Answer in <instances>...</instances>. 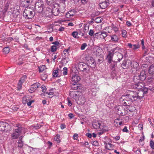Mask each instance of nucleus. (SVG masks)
I'll return each mask as SVG.
<instances>
[{
	"instance_id": "nucleus-20",
	"label": "nucleus",
	"mask_w": 154,
	"mask_h": 154,
	"mask_svg": "<svg viewBox=\"0 0 154 154\" xmlns=\"http://www.w3.org/2000/svg\"><path fill=\"white\" fill-rule=\"evenodd\" d=\"M75 14L74 10H71L66 13L65 17L67 18H72Z\"/></svg>"
},
{
	"instance_id": "nucleus-34",
	"label": "nucleus",
	"mask_w": 154,
	"mask_h": 154,
	"mask_svg": "<svg viewBox=\"0 0 154 154\" xmlns=\"http://www.w3.org/2000/svg\"><path fill=\"white\" fill-rule=\"evenodd\" d=\"M69 59L67 57L63 58L62 59L61 62L63 64H66L68 62Z\"/></svg>"
},
{
	"instance_id": "nucleus-48",
	"label": "nucleus",
	"mask_w": 154,
	"mask_h": 154,
	"mask_svg": "<svg viewBox=\"0 0 154 154\" xmlns=\"http://www.w3.org/2000/svg\"><path fill=\"white\" fill-rule=\"evenodd\" d=\"M94 38L97 39H100V32L96 33L94 35Z\"/></svg>"
},
{
	"instance_id": "nucleus-14",
	"label": "nucleus",
	"mask_w": 154,
	"mask_h": 154,
	"mask_svg": "<svg viewBox=\"0 0 154 154\" xmlns=\"http://www.w3.org/2000/svg\"><path fill=\"white\" fill-rule=\"evenodd\" d=\"M32 0H21V5L23 7H27L30 5L32 3Z\"/></svg>"
},
{
	"instance_id": "nucleus-36",
	"label": "nucleus",
	"mask_w": 154,
	"mask_h": 154,
	"mask_svg": "<svg viewBox=\"0 0 154 154\" xmlns=\"http://www.w3.org/2000/svg\"><path fill=\"white\" fill-rule=\"evenodd\" d=\"M60 135L59 134H57L55 136L54 138V140L56 141L57 143H60Z\"/></svg>"
},
{
	"instance_id": "nucleus-23",
	"label": "nucleus",
	"mask_w": 154,
	"mask_h": 154,
	"mask_svg": "<svg viewBox=\"0 0 154 154\" xmlns=\"http://www.w3.org/2000/svg\"><path fill=\"white\" fill-rule=\"evenodd\" d=\"M79 91H70L69 95L71 97L73 98L77 96L78 94V92H79Z\"/></svg>"
},
{
	"instance_id": "nucleus-6",
	"label": "nucleus",
	"mask_w": 154,
	"mask_h": 154,
	"mask_svg": "<svg viewBox=\"0 0 154 154\" xmlns=\"http://www.w3.org/2000/svg\"><path fill=\"white\" fill-rule=\"evenodd\" d=\"M35 12L33 10L30 9H25L23 14V15L25 18L30 19L32 18L35 15Z\"/></svg>"
},
{
	"instance_id": "nucleus-31",
	"label": "nucleus",
	"mask_w": 154,
	"mask_h": 154,
	"mask_svg": "<svg viewBox=\"0 0 154 154\" xmlns=\"http://www.w3.org/2000/svg\"><path fill=\"white\" fill-rule=\"evenodd\" d=\"M117 66V62L113 61L110 65V68L113 71L115 70L116 67Z\"/></svg>"
},
{
	"instance_id": "nucleus-55",
	"label": "nucleus",
	"mask_w": 154,
	"mask_h": 154,
	"mask_svg": "<svg viewBox=\"0 0 154 154\" xmlns=\"http://www.w3.org/2000/svg\"><path fill=\"white\" fill-rule=\"evenodd\" d=\"M87 46V45L86 43H84L83 44L81 47V49L82 50H84L86 47Z\"/></svg>"
},
{
	"instance_id": "nucleus-30",
	"label": "nucleus",
	"mask_w": 154,
	"mask_h": 154,
	"mask_svg": "<svg viewBox=\"0 0 154 154\" xmlns=\"http://www.w3.org/2000/svg\"><path fill=\"white\" fill-rule=\"evenodd\" d=\"M88 63L90 65H91V66H89L90 67H91V68H94L95 66V63L94 60V58H93Z\"/></svg>"
},
{
	"instance_id": "nucleus-29",
	"label": "nucleus",
	"mask_w": 154,
	"mask_h": 154,
	"mask_svg": "<svg viewBox=\"0 0 154 154\" xmlns=\"http://www.w3.org/2000/svg\"><path fill=\"white\" fill-rule=\"evenodd\" d=\"M23 137L22 136L20 137L18 142V147L21 148L23 146V141H22Z\"/></svg>"
},
{
	"instance_id": "nucleus-57",
	"label": "nucleus",
	"mask_w": 154,
	"mask_h": 154,
	"mask_svg": "<svg viewBox=\"0 0 154 154\" xmlns=\"http://www.w3.org/2000/svg\"><path fill=\"white\" fill-rule=\"evenodd\" d=\"M29 100L26 97H24L23 98V103L25 104L26 103H27L28 101Z\"/></svg>"
},
{
	"instance_id": "nucleus-26",
	"label": "nucleus",
	"mask_w": 154,
	"mask_h": 154,
	"mask_svg": "<svg viewBox=\"0 0 154 154\" xmlns=\"http://www.w3.org/2000/svg\"><path fill=\"white\" fill-rule=\"evenodd\" d=\"M149 72L153 76H154V66L153 65H152L150 66L149 69Z\"/></svg>"
},
{
	"instance_id": "nucleus-54",
	"label": "nucleus",
	"mask_w": 154,
	"mask_h": 154,
	"mask_svg": "<svg viewBox=\"0 0 154 154\" xmlns=\"http://www.w3.org/2000/svg\"><path fill=\"white\" fill-rule=\"evenodd\" d=\"M22 84L23 83H22L21 82H18L17 87L18 90H20L21 89L22 85Z\"/></svg>"
},
{
	"instance_id": "nucleus-59",
	"label": "nucleus",
	"mask_w": 154,
	"mask_h": 154,
	"mask_svg": "<svg viewBox=\"0 0 154 154\" xmlns=\"http://www.w3.org/2000/svg\"><path fill=\"white\" fill-rule=\"evenodd\" d=\"M46 94L51 96L50 97H52L54 93L53 92H46Z\"/></svg>"
},
{
	"instance_id": "nucleus-2",
	"label": "nucleus",
	"mask_w": 154,
	"mask_h": 154,
	"mask_svg": "<svg viewBox=\"0 0 154 154\" xmlns=\"http://www.w3.org/2000/svg\"><path fill=\"white\" fill-rule=\"evenodd\" d=\"M140 79L138 76L135 75L133 78V81L134 84L131 85V88L135 89H139L142 88L144 86L143 83L140 82Z\"/></svg>"
},
{
	"instance_id": "nucleus-58",
	"label": "nucleus",
	"mask_w": 154,
	"mask_h": 154,
	"mask_svg": "<svg viewBox=\"0 0 154 154\" xmlns=\"http://www.w3.org/2000/svg\"><path fill=\"white\" fill-rule=\"evenodd\" d=\"M17 63L18 64L21 65L23 63V59H22L20 58L19 60L17 61Z\"/></svg>"
},
{
	"instance_id": "nucleus-60",
	"label": "nucleus",
	"mask_w": 154,
	"mask_h": 154,
	"mask_svg": "<svg viewBox=\"0 0 154 154\" xmlns=\"http://www.w3.org/2000/svg\"><path fill=\"white\" fill-rule=\"evenodd\" d=\"M94 34V31L92 29H90L88 32L89 35L91 36H92Z\"/></svg>"
},
{
	"instance_id": "nucleus-40",
	"label": "nucleus",
	"mask_w": 154,
	"mask_h": 154,
	"mask_svg": "<svg viewBox=\"0 0 154 154\" xmlns=\"http://www.w3.org/2000/svg\"><path fill=\"white\" fill-rule=\"evenodd\" d=\"M58 71L57 69L54 70L53 71L52 75L54 77H57L58 75Z\"/></svg>"
},
{
	"instance_id": "nucleus-39",
	"label": "nucleus",
	"mask_w": 154,
	"mask_h": 154,
	"mask_svg": "<svg viewBox=\"0 0 154 154\" xmlns=\"http://www.w3.org/2000/svg\"><path fill=\"white\" fill-rule=\"evenodd\" d=\"M70 49V47L67 49L64 50L63 51V54L66 56H67L69 54V51Z\"/></svg>"
},
{
	"instance_id": "nucleus-7",
	"label": "nucleus",
	"mask_w": 154,
	"mask_h": 154,
	"mask_svg": "<svg viewBox=\"0 0 154 154\" xmlns=\"http://www.w3.org/2000/svg\"><path fill=\"white\" fill-rule=\"evenodd\" d=\"M115 110L118 115L123 116L127 113V111H126L125 107L120 105L117 106L115 108Z\"/></svg>"
},
{
	"instance_id": "nucleus-37",
	"label": "nucleus",
	"mask_w": 154,
	"mask_h": 154,
	"mask_svg": "<svg viewBox=\"0 0 154 154\" xmlns=\"http://www.w3.org/2000/svg\"><path fill=\"white\" fill-rule=\"evenodd\" d=\"M9 48L8 47H6L4 48L3 49V52L5 54L8 53L9 52Z\"/></svg>"
},
{
	"instance_id": "nucleus-8",
	"label": "nucleus",
	"mask_w": 154,
	"mask_h": 154,
	"mask_svg": "<svg viewBox=\"0 0 154 154\" xmlns=\"http://www.w3.org/2000/svg\"><path fill=\"white\" fill-rule=\"evenodd\" d=\"M131 93L132 94V98L135 100L138 99H141L145 95L143 93H140V90L138 92H137L135 91H131Z\"/></svg>"
},
{
	"instance_id": "nucleus-10",
	"label": "nucleus",
	"mask_w": 154,
	"mask_h": 154,
	"mask_svg": "<svg viewBox=\"0 0 154 154\" xmlns=\"http://www.w3.org/2000/svg\"><path fill=\"white\" fill-rule=\"evenodd\" d=\"M10 127L9 125L5 122H0V130L1 131H8Z\"/></svg>"
},
{
	"instance_id": "nucleus-41",
	"label": "nucleus",
	"mask_w": 154,
	"mask_h": 154,
	"mask_svg": "<svg viewBox=\"0 0 154 154\" xmlns=\"http://www.w3.org/2000/svg\"><path fill=\"white\" fill-rule=\"evenodd\" d=\"M45 65H42L39 67V72H42L44 71L45 69Z\"/></svg>"
},
{
	"instance_id": "nucleus-45",
	"label": "nucleus",
	"mask_w": 154,
	"mask_h": 154,
	"mask_svg": "<svg viewBox=\"0 0 154 154\" xmlns=\"http://www.w3.org/2000/svg\"><path fill=\"white\" fill-rule=\"evenodd\" d=\"M102 18L100 17H97L95 19L94 21L97 23H100L102 22Z\"/></svg>"
},
{
	"instance_id": "nucleus-63",
	"label": "nucleus",
	"mask_w": 154,
	"mask_h": 154,
	"mask_svg": "<svg viewBox=\"0 0 154 154\" xmlns=\"http://www.w3.org/2000/svg\"><path fill=\"white\" fill-rule=\"evenodd\" d=\"M41 88L42 89V91L43 92H45L46 91V88L45 86L42 85L41 86Z\"/></svg>"
},
{
	"instance_id": "nucleus-21",
	"label": "nucleus",
	"mask_w": 154,
	"mask_h": 154,
	"mask_svg": "<svg viewBox=\"0 0 154 154\" xmlns=\"http://www.w3.org/2000/svg\"><path fill=\"white\" fill-rule=\"evenodd\" d=\"M80 80V77L77 75H72L71 78L72 83L77 82Z\"/></svg>"
},
{
	"instance_id": "nucleus-51",
	"label": "nucleus",
	"mask_w": 154,
	"mask_h": 154,
	"mask_svg": "<svg viewBox=\"0 0 154 154\" xmlns=\"http://www.w3.org/2000/svg\"><path fill=\"white\" fill-rule=\"evenodd\" d=\"M118 56L119 57H121V58H119L118 59V60L119 62H120V61L122 60L123 57V55L122 54L120 53H119L118 54Z\"/></svg>"
},
{
	"instance_id": "nucleus-16",
	"label": "nucleus",
	"mask_w": 154,
	"mask_h": 154,
	"mask_svg": "<svg viewBox=\"0 0 154 154\" xmlns=\"http://www.w3.org/2000/svg\"><path fill=\"white\" fill-rule=\"evenodd\" d=\"M109 36L110 37V42L115 43L118 42L119 38L117 35L114 34L112 35H110Z\"/></svg>"
},
{
	"instance_id": "nucleus-62",
	"label": "nucleus",
	"mask_w": 154,
	"mask_h": 154,
	"mask_svg": "<svg viewBox=\"0 0 154 154\" xmlns=\"http://www.w3.org/2000/svg\"><path fill=\"white\" fill-rule=\"evenodd\" d=\"M34 102V100H30L29 102H28H28H27V105L28 106H31V105L32 103Z\"/></svg>"
},
{
	"instance_id": "nucleus-56",
	"label": "nucleus",
	"mask_w": 154,
	"mask_h": 154,
	"mask_svg": "<svg viewBox=\"0 0 154 154\" xmlns=\"http://www.w3.org/2000/svg\"><path fill=\"white\" fill-rule=\"evenodd\" d=\"M63 74L66 75L67 74V68L66 67H64L63 68Z\"/></svg>"
},
{
	"instance_id": "nucleus-64",
	"label": "nucleus",
	"mask_w": 154,
	"mask_h": 154,
	"mask_svg": "<svg viewBox=\"0 0 154 154\" xmlns=\"http://www.w3.org/2000/svg\"><path fill=\"white\" fill-rule=\"evenodd\" d=\"M81 2V3L83 5H85V4L87 3V2H88V0H80Z\"/></svg>"
},
{
	"instance_id": "nucleus-53",
	"label": "nucleus",
	"mask_w": 154,
	"mask_h": 154,
	"mask_svg": "<svg viewBox=\"0 0 154 154\" xmlns=\"http://www.w3.org/2000/svg\"><path fill=\"white\" fill-rule=\"evenodd\" d=\"M60 9V11L61 12L63 13H64L65 11V8L64 6H61L59 8Z\"/></svg>"
},
{
	"instance_id": "nucleus-44",
	"label": "nucleus",
	"mask_w": 154,
	"mask_h": 154,
	"mask_svg": "<svg viewBox=\"0 0 154 154\" xmlns=\"http://www.w3.org/2000/svg\"><path fill=\"white\" fill-rule=\"evenodd\" d=\"M57 47L55 45H53L51 47V52H55L57 50Z\"/></svg>"
},
{
	"instance_id": "nucleus-11",
	"label": "nucleus",
	"mask_w": 154,
	"mask_h": 154,
	"mask_svg": "<svg viewBox=\"0 0 154 154\" xmlns=\"http://www.w3.org/2000/svg\"><path fill=\"white\" fill-rule=\"evenodd\" d=\"M47 9H48V11L49 12H51L52 14L55 16H57L58 15L59 13L60 12V9L58 8H56L55 7H54L52 10L51 9H49L48 8H47Z\"/></svg>"
},
{
	"instance_id": "nucleus-9",
	"label": "nucleus",
	"mask_w": 154,
	"mask_h": 154,
	"mask_svg": "<svg viewBox=\"0 0 154 154\" xmlns=\"http://www.w3.org/2000/svg\"><path fill=\"white\" fill-rule=\"evenodd\" d=\"M79 69L82 72H87L90 70V66L85 63H80L78 65Z\"/></svg>"
},
{
	"instance_id": "nucleus-35",
	"label": "nucleus",
	"mask_w": 154,
	"mask_h": 154,
	"mask_svg": "<svg viewBox=\"0 0 154 154\" xmlns=\"http://www.w3.org/2000/svg\"><path fill=\"white\" fill-rule=\"evenodd\" d=\"M93 58L89 55H86L85 57V60L87 62V63L89 62Z\"/></svg>"
},
{
	"instance_id": "nucleus-5",
	"label": "nucleus",
	"mask_w": 154,
	"mask_h": 154,
	"mask_svg": "<svg viewBox=\"0 0 154 154\" xmlns=\"http://www.w3.org/2000/svg\"><path fill=\"white\" fill-rule=\"evenodd\" d=\"M45 8L44 3L41 0L38 1L35 4V10L36 12L38 13H41Z\"/></svg>"
},
{
	"instance_id": "nucleus-18",
	"label": "nucleus",
	"mask_w": 154,
	"mask_h": 154,
	"mask_svg": "<svg viewBox=\"0 0 154 154\" xmlns=\"http://www.w3.org/2000/svg\"><path fill=\"white\" fill-rule=\"evenodd\" d=\"M131 104L129 105H127L125 107L126 111H127V113L129 112H132L135 109V107L133 106H131Z\"/></svg>"
},
{
	"instance_id": "nucleus-15",
	"label": "nucleus",
	"mask_w": 154,
	"mask_h": 154,
	"mask_svg": "<svg viewBox=\"0 0 154 154\" xmlns=\"http://www.w3.org/2000/svg\"><path fill=\"white\" fill-rule=\"evenodd\" d=\"M78 83V82L72 83L71 88L75 90L79 91L82 88V87L80 85H79Z\"/></svg>"
},
{
	"instance_id": "nucleus-47",
	"label": "nucleus",
	"mask_w": 154,
	"mask_h": 154,
	"mask_svg": "<svg viewBox=\"0 0 154 154\" xmlns=\"http://www.w3.org/2000/svg\"><path fill=\"white\" fill-rule=\"evenodd\" d=\"M91 144L93 146H98L99 145V143L97 141H94L91 142Z\"/></svg>"
},
{
	"instance_id": "nucleus-13",
	"label": "nucleus",
	"mask_w": 154,
	"mask_h": 154,
	"mask_svg": "<svg viewBox=\"0 0 154 154\" xmlns=\"http://www.w3.org/2000/svg\"><path fill=\"white\" fill-rule=\"evenodd\" d=\"M40 85V84L38 83L34 84L31 86L29 90V92L30 93L33 92L39 87Z\"/></svg>"
},
{
	"instance_id": "nucleus-43",
	"label": "nucleus",
	"mask_w": 154,
	"mask_h": 154,
	"mask_svg": "<svg viewBox=\"0 0 154 154\" xmlns=\"http://www.w3.org/2000/svg\"><path fill=\"white\" fill-rule=\"evenodd\" d=\"M126 62H125L122 64V66L123 69H126L128 67V66Z\"/></svg>"
},
{
	"instance_id": "nucleus-33",
	"label": "nucleus",
	"mask_w": 154,
	"mask_h": 154,
	"mask_svg": "<svg viewBox=\"0 0 154 154\" xmlns=\"http://www.w3.org/2000/svg\"><path fill=\"white\" fill-rule=\"evenodd\" d=\"M26 75H23L21 78L19 80V82H21L22 83H23L26 81Z\"/></svg>"
},
{
	"instance_id": "nucleus-12",
	"label": "nucleus",
	"mask_w": 154,
	"mask_h": 154,
	"mask_svg": "<svg viewBox=\"0 0 154 154\" xmlns=\"http://www.w3.org/2000/svg\"><path fill=\"white\" fill-rule=\"evenodd\" d=\"M109 5L108 0H106L100 2L99 4L100 8L102 9H104L106 8Z\"/></svg>"
},
{
	"instance_id": "nucleus-46",
	"label": "nucleus",
	"mask_w": 154,
	"mask_h": 154,
	"mask_svg": "<svg viewBox=\"0 0 154 154\" xmlns=\"http://www.w3.org/2000/svg\"><path fill=\"white\" fill-rule=\"evenodd\" d=\"M78 32H74L72 33V36L75 38H78L79 37L78 35Z\"/></svg>"
},
{
	"instance_id": "nucleus-1",
	"label": "nucleus",
	"mask_w": 154,
	"mask_h": 154,
	"mask_svg": "<svg viewBox=\"0 0 154 154\" xmlns=\"http://www.w3.org/2000/svg\"><path fill=\"white\" fill-rule=\"evenodd\" d=\"M132 96L131 93L130 94L122 95L119 99L121 103L124 106L131 104L133 101L135 100L132 98Z\"/></svg>"
},
{
	"instance_id": "nucleus-49",
	"label": "nucleus",
	"mask_w": 154,
	"mask_h": 154,
	"mask_svg": "<svg viewBox=\"0 0 154 154\" xmlns=\"http://www.w3.org/2000/svg\"><path fill=\"white\" fill-rule=\"evenodd\" d=\"M100 125H101L102 128H100V131L103 130H106L107 126L106 125H104V124L103 123L101 122L100 123Z\"/></svg>"
},
{
	"instance_id": "nucleus-17",
	"label": "nucleus",
	"mask_w": 154,
	"mask_h": 154,
	"mask_svg": "<svg viewBox=\"0 0 154 154\" xmlns=\"http://www.w3.org/2000/svg\"><path fill=\"white\" fill-rule=\"evenodd\" d=\"M100 124V123L98 121L94 122L92 124V126L95 129L100 131V128H102V126Z\"/></svg>"
},
{
	"instance_id": "nucleus-25",
	"label": "nucleus",
	"mask_w": 154,
	"mask_h": 154,
	"mask_svg": "<svg viewBox=\"0 0 154 154\" xmlns=\"http://www.w3.org/2000/svg\"><path fill=\"white\" fill-rule=\"evenodd\" d=\"M104 143L105 145V148L107 149L111 150L113 148L114 146H113L110 143H107L105 142Z\"/></svg>"
},
{
	"instance_id": "nucleus-24",
	"label": "nucleus",
	"mask_w": 154,
	"mask_h": 154,
	"mask_svg": "<svg viewBox=\"0 0 154 154\" xmlns=\"http://www.w3.org/2000/svg\"><path fill=\"white\" fill-rule=\"evenodd\" d=\"M131 65L132 69H137L139 66V64L137 62L133 61L131 63Z\"/></svg>"
},
{
	"instance_id": "nucleus-42",
	"label": "nucleus",
	"mask_w": 154,
	"mask_h": 154,
	"mask_svg": "<svg viewBox=\"0 0 154 154\" xmlns=\"http://www.w3.org/2000/svg\"><path fill=\"white\" fill-rule=\"evenodd\" d=\"M48 75L46 73H44L41 75L42 79L44 81L47 78Z\"/></svg>"
},
{
	"instance_id": "nucleus-61",
	"label": "nucleus",
	"mask_w": 154,
	"mask_h": 154,
	"mask_svg": "<svg viewBox=\"0 0 154 154\" xmlns=\"http://www.w3.org/2000/svg\"><path fill=\"white\" fill-rule=\"evenodd\" d=\"M52 44L54 45L57 46H59L60 45V43L58 41H56L55 42H53Z\"/></svg>"
},
{
	"instance_id": "nucleus-32",
	"label": "nucleus",
	"mask_w": 154,
	"mask_h": 154,
	"mask_svg": "<svg viewBox=\"0 0 154 154\" xmlns=\"http://www.w3.org/2000/svg\"><path fill=\"white\" fill-rule=\"evenodd\" d=\"M112 29L113 30L115 33L118 32L119 31L118 27L113 24L112 25Z\"/></svg>"
},
{
	"instance_id": "nucleus-19",
	"label": "nucleus",
	"mask_w": 154,
	"mask_h": 154,
	"mask_svg": "<svg viewBox=\"0 0 154 154\" xmlns=\"http://www.w3.org/2000/svg\"><path fill=\"white\" fill-rule=\"evenodd\" d=\"M127 46L129 48H131L134 50H135L140 48V45L138 44L132 45L131 43H128Z\"/></svg>"
},
{
	"instance_id": "nucleus-50",
	"label": "nucleus",
	"mask_w": 154,
	"mask_h": 154,
	"mask_svg": "<svg viewBox=\"0 0 154 154\" xmlns=\"http://www.w3.org/2000/svg\"><path fill=\"white\" fill-rule=\"evenodd\" d=\"M118 56L119 57H121V58H119L118 59V60L119 62H120V61L122 60L123 57V55L122 54L120 53H119L118 54Z\"/></svg>"
},
{
	"instance_id": "nucleus-52",
	"label": "nucleus",
	"mask_w": 154,
	"mask_h": 154,
	"mask_svg": "<svg viewBox=\"0 0 154 154\" xmlns=\"http://www.w3.org/2000/svg\"><path fill=\"white\" fill-rule=\"evenodd\" d=\"M150 146L152 149H154V142L153 140H151L150 141Z\"/></svg>"
},
{
	"instance_id": "nucleus-28",
	"label": "nucleus",
	"mask_w": 154,
	"mask_h": 154,
	"mask_svg": "<svg viewBox=\"0 0 154 154\" xmlns=\"http://www.w3.org/2000/svg\"><path fill=\"white\" fill-rule=\"evenodd\" d=\"M107 36V33L106 32L103 31L100 32V39H104Z\"/></svg>"
},
{
	"instance_id": "nucleus-4",
	"label": "nucleus",
	"mask_w": 154,
	"mask_h": 154,
	"mask_svg": "<svg viewBox=\"0 0 154 154\" xmlns=\"http://www.w3.org/2000/svg\"><path fill=\"white\" fill-rule=\"evenodd\" d=\"M120 49L119 46L114 48L108 51V54L107 55L106 60L109 63H111L112 61L113 57L115 53L118 52Z\"/></svg>"
},
{
	"instance_id": "nucleus-27",
	"label": "nucleus",
	"mask_w": 154,
	"mask_h": 154,
	"mask_svg": "<svg viewBox=\"0 0 154 154\" xmlns=\"http://www.w3.org/2000/svg\"><path fill=\"white\" fill-rule=\"evenodd\" d=\"M138 90H140V93H143L144 94V95L146 94H147L148 91V88L146 87H144V86L142 88Z\"/></svg>"
},
{
	"instance_id": "nucleus-38",
	"label": "nucleus",
	"mask_w": 154,
	"mask_h": 154,
	"mask_svg": "<svg viewBox=\"0 0 154 154\" xmlns=\"http://www.w3.org/2000/svg\"><path fill=\"white\" fill-rule=\"evenodd\" d=\"M126 34L127 32L124 29L122 30V35L123 37L125 38H126L127 37Z\"/></svg>"
},
{
	"instance_id": "nucleus-3",
	"label": "nucleus",
	"mask_w": 154,
	"mask_h": 154,
	"mask_svg": "<svg viewBox=\"0 0 154 154\" xmlns=\"http://www.w3.org/2000/svg\"><path fill=\"white\" fill-rule=\"evenodd\" d=\"M23 133H24L23 128L20 125L16 126L11 134V137L13 139H17Z\"/></svg>"
},
{
	"instance_id": "nucleus-22",
	"label": "nucleus",
	"mask_w": 154,
	"mask_h": 154,
	"mask_svg": "<svg viewBox=\"0 0 154 154\" xmlns=\"http://www.w3.org/2000/svg\"><path fill=\"white\" fill-rule=\"evenodd\" d=\"M141 81H143L145 80L146 77V75L145 74V72L143 70L140 72V75H138Z\"/></svg>"
}]
</instances>
